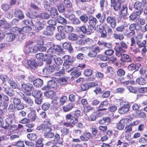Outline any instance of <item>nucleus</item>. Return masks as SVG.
<instances>
[{"label":"nucleus","instance_id":"f257e3e1","mask_svg":"<svg viewBox=\"0 0 147 147\" xmlns=\"http://www.w3.org/2000/svg\"><path fill=\"white\" fill-rule=\"evenodd\" d=\"M46 45L49 49L47 52L45 56L53 58L54 56H56L55 55L56 53L59 54L62 51V49L60 46L56 45L53 42H47Z\"/></svg>","mask_w":147,"mask_h":147},{"label":"nucleus","instance_id":"f03ea898","mask_svg":"<svg viewBox=\"0 0 147 147\" xmlns=\"http://www.w3.org/2000/svg\"><path fill=\"white\" fill-rule=\"evenodd\" d=\"M35 42L30 41L27 43L25 47V51L27 54L37 52L36 46H35Z\"/></svg>","mask_w":147,"mask_h":147},{"label":"nucleus","instance_id":"7ed1b4c3","mask_svg":"<svg viewBox=\"0 0 147 147\" xmlns=\"http://www.w3.org/2000/svg\"><path fill=\"white\" fill-rule=\"evenodd\" d=\"M120 107L118 110L119 113L121 114H124L127 113L129 110L130 106L127 102L122 101L120 103Z\"/></svg>","mask_w":147,"mask_h":147},{"label":"nucleus","instance_id":"20e7f679","mask_svg":"<svg viewBox=\"0 0 147 147\" xmlns=\"http://www.w3.org/2000/svg\"><path fill=\"white\" fill-rule=\"evenodd\" d=\"M52 127V124L49 122H46L38 127L37 129L38 130H42L44 133L46 132L51 131Z\"/></svg>","mask_w":147,"mask_h":147},{"label":"nucleus","instance_id":"39448f33","mask_svg":"<svg viewBox=\"0 0 147 147\" xmlns=\"http://www.w3.org/2000/svg\"><path fill=\"white\" fill-rule=\"evenodd\" d=\"M133 119L124 118L121 119L119 121L117 124L116 127L117 129L120 130H123L126 124L131 122Z\"/></svg>","mask_w":147,"mask_h":147},{"label":"nucleus","instance_id":"423d86ee","mask_svg":"<svg viewBox=\"0 0 147 147\" xmlns=\"http://www.w3.org/2000/svg\"><path fill=\"white\" fill-rule=\"evenodd\" d=\"M22 89L27 96L31 95V91L34 88L33 85L29 83H22L21 84Z\"/></svg>","mask_w":147,"mask_h":147},{"label":"nucleus","instance_id":"0eeeda50","mask_svg":"<svg viewBox=\"0 0 147 147\" xmlns=\"http://www.w3.org/2000/svg\"><path fill=\"white\" fill-rule=\"evenodd\" d=\"M63 3L66 8V12L69 13H73L74 9L72 4L69 0H64Z\"/></svg>","mask_w":147,"mask_h":147},{"label":"nucleus","instance_id":"6e6552de","mask_svg":"<svg viewBox=\"0 0 147 147\" xmlns=\"http://www.w3.org/2000/svg\"><path fill=\"white\" fill-rule=\"evenodd\" d=\"M118 44H119L120 45L116 46L115 48V50L116 51H122L124 52L128 47L127 43L123 41L120 42V43Z\"/></svg>","mask_w":147,"mask_h":147},{"label":"nucleus","instance_id":"1a4fd4ad","mask_svg":"<svg viewBox=\"0 0 147 147\" xmlns=\"http://www.w3.org/2000/svg\"><path fill=\"white\" fill-rule=\"evenodd\" d=\"M37 66V63L36 62L35 60L33 58H31L27 61V64H26V67L30 69H35Z\"/></svg>","mask_w":147,"mask_h":147},{"label":"nucleus","instance_id":"9d476101","mask_svg":"<svg viewBox=\"0 0 147 147\" xmlns=\"http://www.w3.org/2000/svg\"><path fill=\"white\" fill-rule=\"evenodd\" d=\"M107 22L109 24L112 28H115L117 25V21L116 18L111 16H108L106 19Z\"/></svg>","mask_w":147,"mask_h":147},{"label":"nucleus","instance_id":"9b49d317","mask_svg":"<svg viewBox=\"0 0 147 147\" xmlns=\"http://www.w3.org/2000/svg\"><path fill=\"white\" fill-rule=\"evenodd\" d=\"M67 71L68 72H71V75L76 78L78 77L81 74V71H80V69L78 67L71 68L70 70H67Z\"/></svg>","mask_w":147,"mask_h":147},{"label":"nucleus","instance_id":"f8f14e48","mask_svg":"<svg viewBox=\"0 0 147 147\" xmlns=\"http://www.w3.org/2000/svg\"><path fill=\"white\" fill-rule=\"evenodd\" d=\"M55 29V28L54 26H48L47 27L46 29L44 30L42 32L45 35L50 36L53 34V31Z\"/></svg>","mask_w":147,"mask_h":147},{"label":"nucleus","instance_id":"ddd939ff","mask_svg":"<svg viewBox=\"0 0 147 147\" xmlns=\"http://www.w3.org/2000/svg\"><path fill=\"white\" fill-rule=\"evenodd\" d=\"M15 119V116L14 115H9L5 119V122L6 126L4 127L5 129H7L8 126L11 125Z\"/></svg>","mask_w":147,"mask_h":147},{"label":"nucleus","instance_id":"4468645a","mask_svg":"<svg viewBox=\"0 0 147 147\" xmlns=\"http://www.w3.org/2000/svg\"><path fill=\"white\" fill-rule=\"evenodd\" d=\"M57 86V83L53 80L49 81L47 83V85L44 86L42 88L43 90H46L49 89L51 88H55Z\"/></svg>","mask_w":147,"mask_h":147},{"label":"nucleus","instance_id":"2eb2a0df","mask_svg":"<svg viewBox=\"0 0 147 147\" xmlns=\"http://www.w3.org/2000/svg\"><path fill=\"white\" fill-rule=\"evenodd\" d=\"M100 49L98 47H95L94 49L90 51L88 53V55L90 57H94L97 55V53L100 52Z\"/></svg>","mask_w":147,"mask_h":147},{"label":"nucleus","instance_id":"dca6fc26","mask_svg":"<svg viewBox=\"0 0 147 147\" xmlns=\"http://www.w3.org/2000/svg\"><path fill=\"white\" fill-rule=\"evenodd\" d=\"M111 5L113 7L114 9L116 11L120 10L121 6V3L116 1L115 0H111Z\"/></svg>","mask_w":147,"mask_h":147},{"label":"nucleus","instance_id":"f3484780","mask_svg":"<svg viewBox=\"0 0 147 147\" xmlns=\"http://www.w3.org/2000/svg\"><path fill=\"white\" fill-rule=\"evenodd\" d=\"M55 70V68L52 66H47L43 69V73L45 74H49Z\"/></svg>","mask_w":147,"mask_h":147},{"label":"nucleus","instance_id":"a211bd4d","mask_svg":"<svg viewBox=\"0 0 147 147\" xmlns=\"http://www.w3.org/2000/svg\"><path fill=\"white\" fill-rule=\"evenodd\" d=\"M5 33L7 35L6 38V40L8 42L13 41L15 38L16 39L18 36L13 33L6 32V31H5Z\"/></svg>","mask_w":147,"mask_h":147},{"label":"nucleus","instance_id":"6ab92c4d","mask_svg":"<svg viewBox=\"0 0 147 147\" xmlns=\"http://www.w3.org/2000/svg\"><path fill=\"white\" fill-rule=\"evenodd\" d=\"M98 44L103 47L110 49L112 48V44L110 42H107L104 41H98Z\"/></svg>","mask_w":147,"mask_h":147},{"label":"nucleus","instance_id":"aec40b11","mask_svg":"<svg viewBox=\"0 0 147 147\" xmlns=\"http://www.w3.org/2000/svg\"><path fill=\"white\" fill-rule=\"evenodd\" d=\"M75 58L73 57L71 59V58L66 61H64L63 65L64 66V68L67 69L70 67V66L73 63L74 61H75Z\"/></svg>","mask_w":147,"mask_h":147},{"label":"nucleus","instance_id":"412c9836","mask_svg":"<svg viewBox=\"0 0 147 147\" xmlns=\"http://www.w3.org/2000/svg\"><path fill=\"white\" fill-rule=\"evenodd\" d=\"M121 61L124 62H131L132 60L129 55L123 54L121 55Z\"/></svg>","mask_w":147,"mask_h":147},{"label":"nucleus","instance_id":"4be33fe9","mask_svg":"<svg viewBox=\"0 0 147 147\" xmlns=\"http://www.w3.org/2000/svg\"><path fill=\"white\" fill-rule=\"evenodd\" d=\"M14 15L16 17L20 19H22L24 18V15L22 11L18 9H15Z\"/></svg>","mask_w":147,"mask_h":147},{"label":"nucleus","instance_id":"5701e85b","mask_svg":"<svg viewBox=\"0 0 147 147\" xmlns=\"http://www.w3.org/2000/svg\"><path fill=\"white\" fill-rule=\"evenodd\" d=\"M74 105L72 103H70L67 105L63 107L62 108L63 111L65 112L69 111L74 107Z\"/></svg>","mask_w":147,"mask_h":147},{"label":"nucleus","instance_id":"b1692460","mask_svg":"<svg viewBox=\"0 0 147 147\" xmlns=\"http://www.w3.org/2000/svg\"><path fill=\"white\" fill-rule=\"evenodd\" d=\"M32 94L33 96L35 98H40L42 95V93L40 90H33Z\"/></svg>","mask_w":147,"mask_h":147},{"label":"nucleus","instance_id":"393cba45","mask_svg":"<svg viewBox=\"0 0 147 147\" xmlns=\"http://www.w3.org/2000/svg\"><path fill=\"white\" fill-rule=\"evenodd\" d=\"M109 103L107 101L102 102L97 108V111H105L107 109L105 107L108 105Z\"/></svg>","mask_w":147,"mask_h":147},{"label":"nucleus","instance_id":"a878e982","mask_svg":"<svg viewBox=\"0 0 147 147\" xmlns=\"http://www.w3.org/2000/svg\"><path fill=\"white\" fill-rule=\"evenodd\" d=\"M136 83L140 85H144L146 83V79L142 77H139L137 78L136 80Z\"/></svg>","mask_w":147,"mask_h":147},{"label":"nucleus","instance_id":"bb28decb","mask_svg":"<svg viewBox=\"0 0 147 147\" xmlns=\"http://www.w3.org/2000/svg\"><path fill=\"white\" fill-rule=\"evenodd\" d=\"M33 83L35 86L39 87L43 85V81L41 79L38 78L34 80L33 81Z\"/></svg>","mask_w":147,"mask_h":147},{"label":"nucleus","instance_id":"cd10ccee","mask_svg":"<svg viewBox=\"0 0 147 147\" xmlns=\"http://www.w3.org/2000/svg\"><path fill=\"white\" fill-rule=\"evenodd\" d=\"M45 96L50 98L54 97L56 95V93L54 91L49 90L45 92L44 93Z\"/></svg>","mask_w":147,"mask_h":147},{"label":"nucleus","instance_id":"c85d7f7f","mask_svg":"<svg viewBox=\"0 0 147 147\" xmlns=\"http://www.w3.org/2000/svg\"><path fill=\"white\" fill-rule=\"evenodd\" d=\"M136 43L139 48L146 47V40H144L141 42L139 39H136Z\"/></svg>","mask_w":147,"mask_h":147},{"label":"nucleus","instance_id":"c756f323","mask_svg":"<svg viewBox=\"0 0 147 147\" xmlns=\"http://www.w3.org/2000/svg\"><path fill=\"white\" fill-rule=\"evenodd\" d=\"M22 94L23 97L22 98L30 106H32L33 104V102L32 100L29 97L25 96L24 94Z\"/></svg>","mask_w":147,"mask_h":147},{"label":"nucleus","instance_id":"7c9ffc66","mask_svg":"<svg viewBox=\"0 0 147 147\" xmlns=\"http://www.w3.org/2000/svg\"><path fill=\"white\" fill-rule=\"evenodd\" d=\"M89 22L90 25L95 26L98 23L96 19L93 17L90 16L89 18Z\"/></svg>","mask_w":147,"mask_h":147},{"label":"nucleus","instance_id":"2f4dec72","mask_svg":"<svg viewBox=\"0 0 147 147\" xmlns=\"http://www.w3.org/2000/svg\"><path fill=\"white\" fill-rule=\"evenodd\" d=\"M72 17V19H71V21L72 24L74 25H78L81 22L79 19L75 17L74 15H71L69 17Z\"/></svg>","mask_w":147,"mask_h":147},{"label":"nucleus","instance_id":"473e14b6","mask_svg":"<svg viewBox=\"0 0 147 147\" xmlns=\"http://www.w3.org/2000/svg\"><path fill=\"white\" fill-rule=\"evenodd\" d=\"M52 58L54 63L57 65H60L63 63V61L61 58L58 57L57 56H54Z\"/></svg>","mask_w":147,"mask_h":147},{"label":"nucleus","instance_id":"72a5a7b5","mask_svg":"<svg viewBox=\"0 0 147 147\" xmlns=\"http://www.w3.org/2000/svg\"><path fill=\"white\" fill-rule=\"evenodd\" d=\"M50 14L49 13L44 12L40 13L38 16H36V18H40L44 19H47L50 17Z\"/></svg>","mask_w":147,"mask_h":147},{"label":"nucleus","instance_id":"f704fd0d","mask_svg":"<svg viewBox=\"0 0 147 147\" xmlns=\"http://www.w3.org/2000/svg\"><path fill=\"white\" fill-rule=\"evenodd\" d=\"M27 136L29 139L33 141L36 140L38 137L37 134L35 133L28 134Z\"/></svg>","mask_w":147,"mask_h":147},{"label":"nucleus","instance_id":"c9c22d12","mask_svg":"<svg viewBox=\"0 0 147 147\" xmlns=\"http://www.w3.org/2000/svg\"><path fill=\"white\" fill-rule=\"evenodd\" d=\"M50 13V15L53 18L57 17L58 15V11L57 9L55 8H51V9L49 11Z\"/></svg>","mask_w":147,"mask_h":147},{"label":"nucleus","instance_id":"e433bc0d","mask_svg":"<svg viewBox=\"0 0 147 147\" xmlns=\"http://www.w3.org/2000/svg\"><path fill=\"white\" fill-rule=\"evenodd\" d=\"M57 21L59 23L63 24H67V20L65 18L60 16H57Z\"/></svg>","mask_w":147,"mask_h":147},{"label":"nucleus","instance_id":"4c0bfd02","mask_svg":"<svg viewBox=\"0 0 147 147\" xmlns=\"http://www.w3.org/2000/svg\"><path fill=\"white\" fill-rule=\"evenodd\" d=\"M63 47L64 49H68L70 51L73 50V49L71 46L70 43L69 42L64 43L63 45Z\"/></svg>","mask_w":147,"mask_h":147},{"label":"nucleus","instance_id":"58836bf2","mask_svg":"<svg viewBox=\"0 0 147 147\" xmlns=\"http://www.w3.org/2000/svg\"><path fill=\"white\" fill-rule=\"evenodd\" d=\"M11 32L13 33H20V35H23L24 34L22 33V31L21 29L20 28L18 27H13L11 29Z\"/></svg>","mask_w":147,"mask_h":147},{"label":"nucleus","instance_id":"ea45409f","mask_svg":"<svg viewBox=\"0 0 147 147\" xmlns=\"http://www.w3.org/2000/svg\"><path fill=\"white\" fill-rule=\"evenodd\" d=\"M127 8L126 5H123L121 10L120 14L123 16H126L127 13Z\"/></svg>","mask_w":147,"mask_h":147},{"label":"nucleus","instance_id":"a19ab883","mask_svg":"<svg viewBox=\"0 0 147 147\" xmlns=\"http://www.w3.org/2000/svg\"><path fill=\"white\" fill-rule=\"evenodd\" d=\"M96 16L97 18L100 19L99 22L101 23H103L105 20V16L104 14L101 15L100 13H98Z\"/></svg>","mask_w":147,"mask_h":147},{"label":"nucleus","instance_id":"79ce46f5","mask_svg":"<svg viewBox=\"0 0 147 147\" xmlns=\"http://www.w3.org/2000/svg\"><path fill=\"white\" fill-rule=\"evenodd\" d=\"M113 37L115 39H119L120 40H122L124 39V36L122 34L114 33L113 34Z\"/></svg>","mask_w":147,"mask_h":147},{"label":"nucleus","instance_id":"37998d69","mask_svg":"<svg viewBox=\"0 0 147 147\" xmlns=\"http://www.w3.org/2000/svg\"><path fill=\"white\" fill-rule=\"evenodd\" d=\"M4 91L6 93L10 96H12L14 94V92L11 88H4Z\"/></svg>","mask_w":147,"mask_h":147},{"label":"nucleus","instance_id":"c03bdc74","mask_svg":"<svg viewBox=\"0 0 147 147\" xmlns=\"http://www.w3.org/2000/svg\"><path fill=\"white\" fill-rule=\"evenodd\" d=\"M68 38L69 40L72 41H75L78 39V36L76 34L71 33L69 34Z\"/></svg>","mask_w":147,"mask_h":147},{"label":"nucleus","instance_id":"a18cd8bd","mask_svg":"<svg viewBox=\"0 0 147 147\" xmlns=\"http://www.w3.org/2000/svg\"><path fill=\"white\" fill-rule=\"evenodd\" d=\"M54 138L55 139L57 140V142L59 144L61 145H63V141L62 140H61L60 139V135L57 133H56L55 134H54Z\"/></svg>","mask_w":147,"mask_h":147},{"label":"nucleus","instance_id":"49530a36","mask_svg":"<svg viewBox=\"0 0 147 147\" xmlns=\"http://www.w3.org/2000/svg\"><path fill=\"white\" fill-rule=\"evenodd\" d=\"M134 6L135 9L140 10L141 8L142 4L140 1H137L134 3Z\"/></svg>","mask_w":147,"mask_h":147},{"label":"nucleus","instance_id":"de8ad7c7","mask_svg":"<svg viewBox=\"0 0 147 147\" xmlns=\"http://www.w3.org/2000/svg\"><path fill=\"white\" fill-rule=\"evenodd\" d=\"M74 30V28L71 26L66 25L64 26V31L67 33L71 32Z\"/></svg>","mask_w":147,"mask_h":147},{"label":"nucleus","instance_id":"09e8293b","mask_svg":"<svg viewBox=\"0 0 147 147\" xmlns=\"http://www.w3.org/2000/svg\"><path fill=\"white\" fill-rule=\"evenodd\" d=\"M28 118L32 121H34L36 118L37 116L34 113H30L28 114Z\"/></svg>","mask_w":147,"mask_h":147},{"label":"nucleus","instance_id":"8fccbe9b","mask_svg":"<svg viewBox=\"0 0 147 147\" xmlns=\"http://www.w3.org/2000/svg\"><path fill=\"white\" fill-rule=\"evenodd\" d=\"M54 134L51 131L46 132L44 133V136L46 138H52L54 137Z\"/></svg>","mask_w":147,"mask_h":147},{"label":"nucleus","instance_id":"3c124183","mask_svg":"<svg viewBox=\"0 0 147 147\" xmlns=\"http://www.w3.org/2000/svg\"><path fill=\"white\" fill-rule=\"evenodd\" d=\"M124 34L125 36L128 38L134 35V32H132L131 31L129 32L128 29L125 30Z\"/></svg>","mask_w":147,"mask_h":147},{"label":"nucleus","instance_id":"603ef678","mask_svg":"<svg viewBox=\"0 0 147 147\" xmlns=\"http://www.w3.org/2000/svg\"><path fill=\"white\" fill-rule=\"evenodd\" d=\"M96 114L95 112L92 113L89 117H87V119L89 121H95L96 118Z\"/></svg>","mask_w":147,"mask_h":147},{"label":"nucleus","instance_id":"864d4df0","mask_svg":"<svg viewBox=\"0 0 147 147\" xmlns=\"http://www.w3.org/2000/svg\"><path fill=\"white\" fill-rule=\"evenodd\" d=\"M126 25H121L117 26L116 28V30L117 32H121L123 31L125 28L126 27Z\"/></svg>","mask_w":147,"mask_h":147},{"label":"nucleus","instance_id":"5fc2aeb1","mask_svg":"<svg viewBox=\"0 0 147 147\" xmlns=\"http://www.w3.org/2000/svg\"><path fill=\"white\" fill-rule=\"evenodd\" d=\"M17 128V126L16 125H11L7 127V128L8 129V131L10 133L13 132Z\"/></svg>","mask_w":147,"mask_h":147},{"label":"nucleus","instance_id":"6e6d98bb","mask_svg":"<svg viewBox=\"0 0 147 147\" xmlns=\"http://www.w3.org/2000/svg\"><path fill=\"white\" fill-rule=\"evenodd\" d=\"M137 24L136 23H133L131 24L129 26V29L130 31L134 32V34H135V30L136 29Z\"/></svg>","mask_w":147,"mask_h":147},{"label":"nucleus","instance_id":"4d7b16f0","mask_svg":"<svg viewBox=\"0 0 147 147\" xmlns=\"http://www.w3.org/2000/svg\"><path fill=\"white\" fill-rule=\"evenodd\" d=\"M93 70L91 69H86L84 72V74L86 76H91L92 74Z\"/></svg>","mask_w":147,"mask_h":147},{"label":"nucleus","instance_id":"13d9d810","mask_svg":"<svg viewBox=\"0 0 147 147\" xmlns=\"http://www.w3.org/2000/svg\"><path fill=\"white\" fill-rule=\"evenodd\" d=\"M57 8L59 12L61 13L65 12L66 9L65 6L62 4H60L58 7Z\"/></svg>","mask_w":147,"mask_h":147},{"label":"nucleus","instance_id":"bf43d9fd","mask_svg":"<svg viewBox=\"0 0 147 147\" xmlns=\"http://www.w3.org/2000/svg\"><path fill=\"white\" fill-rule=\"evenodd\" d=\"M93 107L90 106H86L84 108V111L86 113H88L94 110Z\"/></svg>","mask_w":147,"mask_h":147},{"label":"nucleus","instance_id":"052dcab7","mask_svg":"<svg viewBox=\"0 0 147 147\" xmlns=\"http://www.w3.org/2000/svg\"><path fill=\"white\" fill-rule=\"evenodd\" d=\"M60 130L61 133L63 135H67L69 132V129L67 128L64 127L61 128Z\"/></svg>","mask_w":147,"mask_h":147},{"label":"nucleus","instance_id":"680f3d73","mask_svg":"<svg viewBox=\"0 0 147 147\" xmlns=\"http://www.w3.org/2000/svg\"><path fill=\"white\" fill-rule=\"evenodd\" d=\"M8 82L11 86L13 88H16L18 86L16 83L13 80L10 79L8 81Z\"/></svg>","mask_w":147,"mask_h":147},{"label":"nucleus","instance_id":"e2e57ef3","mask_svg":"<svg viewBox=\"0 0 147 147\" xmlns=\"http://www.w3.org/2000/svg\"><path fill=\"white\" fill-rule=\"evenodd\" d=\"M127 88L131 92L136 93L137 92V90L135 87L129 86L127 87Z\"/></svg>","mask_w":147,"mask_h":147},{"label":"nucleus","instance_id":"0e129e2a","mask_svg":"<svg viewBox=\"0 0 147 147\" xmlns=\"http://www.w3.org/2000/svg\"><path fill=\"white\" fill-rule=\"evenodd\" d=\"M43 139H39L36 142V147H43V144L42 143Z\"/></svg>","mask_w":147,"mask_h":147},{"label":"nucleus","instance_id":"69168bd1","mask_svg":"<svg viewBox=\"0 0 147 147\" xmlns=\"http://www.w3.org/2000/svg\"><path fill=\"white\" fill-rule=\"evenodd\" d=\"M10 8L9 5L6 3L2 4L1 6V8L4 11H7Z\"/></svg>","mask_w":147,"mask_h":147},{"label":"nucleus","instance_id":"338daca9","mask_svg":"<svg viewBox=\"0 0 147 147\" xmlns=\"http://www.w3.org/2000/svg\"><path fill=\"white\" fill-rule=\"evenodd\" d=\"M94 27L93 26H92L90 25L88 27V29H87V33L88 34H90L93 32V30L95 29L94 28Z\"/></svg>","mask_w":147,"mask_h":147},{"label":"nucleus","instance_id":"774afa93","mask_svg":"<svg viewBox=\"0 0 147 147\" xmlns=\"http://www.w3.org/2000/svg\"><path fill=\"white\" fill-rule=\"evenodd\" d=\"M50 106V104L49 103H45L43 104L42 106V109L44 111L48 110Z\"/></svg>","mask_w":147,"mask_h":147}]
</instances>
